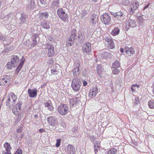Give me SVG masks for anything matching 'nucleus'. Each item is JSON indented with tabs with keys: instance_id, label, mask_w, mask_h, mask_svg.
<instances>
[{
	"instance_id": "1",
	"label": "nucleus",
	"mask_w": 154,
	"mask_h": 154,
	"mask_svg": "<svg viewBox=\"0 0 154 154\" xmlns=\"http://www.w3.org/2000/svg\"><path fill=\"white\" fill-rule=\"evenodd\" d=\"M7 97L6 105L10 108H12L15 104L17 100L16 96L13 93L10 92L8 94Z\"/></svg>"
},
{
	"instance_id": "2",
	"label": "nucleus",
	"mask_w": 154,
	"mask_h": 154,
	"mask_svg": "<svg viewBox=\"0 0 154 154\" xmlns=\"http://www.w3.org/2000/svg\"><path fill=\"white\" fill-rule=\"evenodd\" d=\"M80 80L78 77H75L72 79V82L71 86L72 89L75 92L79 90L81 85Z\"/></svg>"
},
{
	"instance_id": "3",
	"label": "nucleus",
	"mask_w": 154,
	"mask_h": 154,
	"mask_svg": "<svg viewBox=\"0 0 154 154\" xmlns=\"http://www.w3.org/2000/svg\"><path fill=\"white\" fill-rule=\"evenodd\" d=\"M111 14L113 16L115 20L118 22L119 23H121L125 20V16L121 11L116 13L112 12Z\"/></svg>"
},
{
	"instance_id": "4",
	"label": "nucleus",
	"mask_w": 154,
	"mask_h": 154,
	"mask_svg": "<svg viewBox=\"0 0 154 154\" xmlns=\"http://www.w3.org/2000/svg\"><path fill=\"white\" fill-rule=\"evenodd\" d=\"M19 61V57L17 55H13L12 56L10 62H8L7 66L9 69H11L12 67H16Z\"/></svg>"
},
{
	"instance_id": "5",
	"label": "nucleus",
	"mask_w": 154,
	"mask_h": 154,
	"mask_svg": "<svg viewBox=\"0 0 154 154\" xmlns=\"http://www.w3.org/2000/svg\"><path fill=\"white\" fill-rule=\"evenodd\" d=\"M68 107L65 104H62L58 106L57 110L58 112L61 115L64 116L68 112Z\"/></svg>"
},
{
	"instance_id": "6",
	"label": "nucleus",
	"mask_w": 154,
	"mask_h": 154,
	"mask_svg": "<svg viewBox=\"0 0 154 154\" xmlns=\"http://www.w3.org/2000/svg\"><path fill=\"white\" fill-rule=\"evenodd\" d=\"M57 15L59 17L63 22H66L68 20V15L62 8L59 9L57 11Z\"/></svg>"
},
{
	"instance_id": "7",
	"label": "nucleus",
	"mask_w": 154,
	"mask_h": 154,
	"mask_svg": "<svg viewBox=\"0 0 154 154\" xmlns=\"http://www.w3.org/2000/svg\"><path fill=\"white\" fill-rule=\"evenodd\" d=\"M82 52L84 54L90 53L91 51V44L88 42H86L82 45Z\"/></svg>"
},
{
	"instance_id": "8",
	"label": "nucleus",
	"mask_w": 154,
	"mask_h": 154,
	"mask_svg": "<svg viewBox=\"0 0 154 154\" xmlns=\"http://www.w3.org/2000/svg\"><path fill=\"white\" fill-rule=\"evenodd\" d=\"M102 22L105 24H109L111 21L110 16L107 13H105L101 16Z\"/></svg>"
},
{
	"instance_id": "9",
	"label": "nucleus",
	"mask_w": 154,
	"mask_h": 154,
	"mask_svg": "<svg viewBox=\"0 0 154 154\" xmlns=\"http://www.w3.org/2000/svg\"><path fill=\"white\" fill-rule=\"evenodd\" d=\"M139 6V3L137 1H134L133 3L130 6L129 9V14H133L135 12Z\"/></svg>"
},
{
	"instance_id": "10",
	"label": "nucleus",
	"mask_w": 154,
	"mask_h": 154,
	"mask_svg": "<svg viewBox=\"0 0 154 154\" xmlns=\"http://www.w3.org/2000/svg\"><path fill=\"white\" fill-rule=\"evenodd\" d=\"M11 78L8 75H4L0 79V85L4 86L10 83Z\"/></svg>"
},
{
	"instance_id": "11",
	"label": "nucleus",
	"mask_w": 154,
	"mask_h": 154,
	"mask_svg": "<svg viewBox=\"0 0 154 154\" xmlns=\"http://www.w3.org/2000/svg\"><path fill=\"white\" fill-rule=\"evenodd\" d=\"M98 92V87L97 85L94 86L90 90L89 96L91 98H93Z\"/></svg>"
},
{
	"instance_id": "12",
	"label": "nucleus",
	"mask_w": 154,
	"mask_h": 154,
	"mask_svg": "<svg viewBox=\"0 0 154 154\" xmlns=\"http://www.w3.org/2000/svg\"><path fill=\"white\" fill-rule=\"evenodd\" d=\"M48 123L51 125L56 127L57 125L58 121L57 119L52 116H50L47 118Z\"/></svg>"
},
{
	"instance_id": "13",
	"label": "nucleus",
	"mask_w": 154,
	"mask_h": 154,
	"mask_svg": "<svg viewBox=\"0 0 154 154\" xmlns=\"http://www.w3.org/2000/svg\"><path fill=\"white\" fill-rule=\"evenodd\" d=\"M137 19H134L133 17H130L127 22V24H128L129 26L131 27H135L137 26Z\"/></svg>"
},
{
	"instance_id": "14",
	"label": "nucleus",
	"mask_w": 154,
	"mask_h": 154,
	"mask_svg": "<svg viewBox=\"0 0 154 154\" xmlns=\"http://www.w3.org/2000/svg\"><path fill=\"white\" fill-rule=\"evenodd\" d=\"M38 37V34H34L31 36L30 42L31 46L32 47L35 46L37 44V39Z\"/></svg>"
},
{
	"instance_id": "15",
	"label": "nucleus",
	"mask_w": 154,
	"mask_h": 154,
	"mask_svg": "<svg viewBox=\"0 0 154 154\" xmlns=\"http://www.w3.org/2000/svg\"><path fill=\"white\" fill-rule=\"evenodd\" d=\"M37 91L38 90L36 88H34L33 89L29 88L28 93L30 97L33 98L37 96Z\"/></svg>"
},
{
	"instance_id": "16",
	"label": "nucleus",
	"mask_w": 154,
	"mask_h": 154,
	"mask_svg": "<svg viewBox=\"0 0 154 154\" xmlns=\"http://www.w3.org/2000/svg\"><path fill=\"white\" fill-rule=\"evenodd\" d=\"M124 50L126 53L129 55L131 56L132 54H134L135 53V51L133 47H129L127 46H126L125 47Z\"/></svg>"
},
{
	"instance_id": "17",
	"label": "nucleus",
	"mask_w": 154,
	"mask_h": 154,
	"mask_svg": "<svg viewBox=\"0 0 154 154\" xmlns=\"http://www.w3.org/2000/svg\"><path fill=\"white\" fill-rule=\"evenodd\" d=\"M35 2L34 0H28L26 4V8L28 9H33L35 7Z\"/></svg>"
},
{
	"instance_id": "18",
	"label": "nucleus",
	"mask_w": 154,
	"mask_h": 154,
	"mask_svg": "<svg viewBox=\"0 0 154 154\" xmlns=\"http://www.w3.org/2000/svg\"><path fill=\"white\" fill-rule=\"evenodd\" d=\"M67 149V152L68 154H74L76 151L75 147L72 144L68 145Z\"/></svg>"
},
{
	"instance_id": "19",
	"label": "nucleus",
	"mask_w": 154,
	"mask_h": 154,
	"mask_svg": "<svg viewBox=\"0 0 154 154\" xmlns=\"http://www.w3.org/2000/svg\"><path fill=\"white\" fill-rule=\"evenodd\" d=\"M49 14L48 12H43L40 13L38 14L39 18L41 20H44L48 18Z\"/></svg>"
},
{
	"instance_id": "20",
	"label": "nucleus",
	"mask_w": 154,
	"mask_h": 154,
	"mask_svg": "<svg viewBox=\"0 0 154 154\" xmlns=\"http://www.w3.org/2000/svg\"><path fill=\"white\" fill-rule=\"evenodd\" d=\"M20 17L19 19V21L20 24H22L23 23L27 25L26 19L27 18L26 16L24 13L20 14Z\"/></svg>"
},
{
	"instance_id": "21",
	"label": "nucleus",
	"mask_w": 154,
	"mask_h": 154,
	"mask_svg": "<svg viewBox=\"0 0 154 154\" xmlns=\"http://www.w3.org/2000/svg\"><path fill=\"white\" fill-rule=\"evenodd\" d=\"M40 26L42 28L46 29L50 28V26L49 23L44 20L41 21Z\"/></svg>"
},
{
	"instance_id": "22",
	"label": "nucleus",
	"mask_w": 154,
	"mask_h": 154,
	"mask_svg": "<svg viewBox=\"0 0 154 154\" xmlns=\"http://www.w3.org/2000/svg\"><path fill=\"white\" fill-rule=\"evenodd\" d=\"M79 65L74 66V69L72 70L73 75L75 77L78 76L80 74V72L79 69Z\"/></svg>"
},
{
	"instance_id": "23",
	"label": "nucleus",
	"mask_w": 154,
	"mask_h": 154,
	"mask_svg": "<svg viewBox=\"0 0 154 154\" xmlns=\"http://www.w3.org/2000/svg\"><path fill=\"white\" fill-rule=\"evenodd\" d=\"M77 39H78L80 43H82L84 42L85 39V36L81 32H79Z\"/></svg>"
},
{
	"instance_id": "24",
	"label": "nucleus",
	"mask_w": 154,
	"mask_h": 154,
	"mask_svg": "<svg viewBox=\"0 0 154 154\" xmlns=\"http://www.w3.org/2000/svg\"><path fill=\"white\" fill-rule=\"evenodd\" d=\"M78 102L76 98L70 99L69 103L70 107L72 108L73 107H76Z\"/></svg>"
},
{
	"instance_id": "25",
	"label": "nucleus",
	"mask_w": 154,
	"mask_h": 154,
	"mask_svg": "<svg viewBox=\"0 0 154 154\" xmlns=\"http://www.w3.org/2000/svg\"><path fill=\"white\" fill-rule=\"evenodd\" d=\"M45 107H47L48 109L49 110L52 111L53 110L54 108L50 100H48L46 103H45Z\"/></svg>"
},
{
	"instance_id": "26",
	"label": "nucleus",
	"mask_w": 154,
	"mask_h": 154,
	"mask_svg": "<svg viewBox=\"0 0 154 154\" xmlns=\"http://www.w3.org/2000/svg\"><path fill=\"white\" fill-rule=\"evenodd\" d=\"M120 29L118 27H115L111 32V34L113 36L118 35L119 33Z\"/></svg>"
},
{
	"instance_id": "27",
	"label": "nucleus",
	"mask_w": 154,
	"mask_h": 154,
	"mask_svg": "<svg viewBox=\"0 0 154 154\" xmlns=\"http://www.w3.org/2000/svg\"><path fill=\"white\" fill-rule=\"evenodd\" d=\"M59 3V0H54L51 4V7L55 9L57 8Z\"/></svg>"
},
{
	"instance_id": "28",
	"label": "nucleus",
	"mask_w": 154,
	"mask_h": 154,
	"mask_svg": "<svg viewBox=\"0 0 154 154\" xmlns=\"http://www.w3.org/2000/svg\"><path fill=\"white\" fill-rule=\"evenodd\" d=\"M137 20L138 21L139 26L142 27L144 24V19L142 17L139 16L137 17Z\"/></svg>"
},
{
	"instance_id": "29",
	"label": "nucleus",
	"mask_w": 154,
	"mask_h": 154,
	"mask_svg": "<svg viewBox=\"0 0 154 154\" xmlns=\"http://www.w3.org/2000/svg\"><path fill=\"white\" fill-rule=\"evenodd\" d=\"M76 29H73L71 31V34L69 38L75 40L76 35Z\"/></svg>"
},
{
	"instance_id": "30",
	"label": "nucleus",
	"mask_w": 154,
	"mask_h": 154,
	"mask_svg": "<svg viewBox=\"0 0 154 154\" xmlns=\"http://www.w3.org/2000/svg\"><path fill=\"white\" fill-rule=\"evenodd\" d=\"M100 143H99L97 141L95 142L94 143V149L95 154H97L98 150L100 149Z\"/></svg>"
},
{
	"instance_id": "31",
	"label": "nucleus",
	"mask_w": 154,
	"mask_h": 154,
	"mask_svg": "<svg viewBox=\"0 0 154 154\" xmlns=\"http://www.w3.org/2000/svg\"><path fill=\"white\" fill-rule=\"evenodd\" d=\"M74 41V40L69 38L66 42V46L67 47L71 46L73 44Z\"/></svg>"
},
{
	"instance_id": "32",
	"label": "nucleus",
	"mask_w": 154,
	"mask_h": 154,
	"mask_svg": "<svg viewBox=\"0 0 154 154\" xmlns=\"http://www.w3.org/2000/svg\"><path fill=\"white\" fill-rule=\"evenodd\" d=\"M97 21V19L95 17L92 16L91 18L90 23L93 27L94 26L96 22Z\"/></svg>"
},
{
	"instance_id": "33",
	"label": "nucleus",
	"mask_w": 154,
	"mask_h": 154,
	"mask_svg": "<svg viewBox=\"0 0 154 154\" xmlns=\"http://www.w3.org/2000/svg\"><path fill=\"white\" fill-rule=\"evenodd\" d=\"M4 147L5 148V150L7 151L10 152L11 149V147L10 144L9 143H5L4 145Z\"/></svg>"
},
{
	"instance_id": "34",
	"label": "nucleus",
	"mask_w": 154,
	"mask_h": 154,
	"mask_svg": "<svg viewBox=\"0 0 154 154\" xmlns=\"http://www.w3.org/2000/svg\"><path fill=\"white\" fill-rule=\"evenodd\" d=\"M120 66V63L118 60H115L112 63V68H119Z\"/></svg>"
},
{
	"instance_id": "35",
	"label": "nucleus",
	"mask_w": 154,
	"mask_h": 154,
	"mask_svg": "<svg viewBox=\"0 0 154 154\" xmlns=\"http://www.w3.org/2000/svg\"><path fill=\"white\" fill-rule=\"evenodd\" d=\"M148 105L150 108H154V100H150L148 102Z\"/></svg>"
},
{
	"instance_id": "36",
	"label": "nucleus",
	"mask_w": 154,
	"mask_h": 154,
	"mask_svg": "<svg viewBox=\"0 0 154 154\" xmlns=\"http://www.w3.org/2000/svg\"><path fill=\"white\" fill-rule=\"evenodd\" d=\"M45 47L48 50L54 49V48L53 46L52 45L48 43L46 45Z\"/></svg>"
},
{
	"instance_id": "37",
	"label": "nucleus",
	"mask_w": 154,
	"mask_h": 154,
	"mask_svg": "<svg viewBox=\"0 0 154 154\" xmlns=\"http://www.w3.org/2000/svg\"><path fill=\"white\" fill-rule=\"evenodd\" d=\"M54 54V49L48 50L47 55L49 57H52Z\"/></svg>"
},
{
	"instance_id": "38",
	"label": "nucleus",
	"mask_w": 154,
	"mask_h": 154,
	"mask_svg": "<svg viewBox=\"0 0 154 154\" xmlns=\"http://www.w3.org/2000/svg\"><path fill=\"white\" fill-rule=\"evenodd\" d=\"M117 152L116 149L114 148H112L108 151L107 154H115Z\"/></svg>"
},
{
	"instance_id": "39",
	"label": "nucleus",
	"mask_w": 154,
	"mask_h": 154,
	"mask_svg": "<svg viewBox=\"0 0 154 154\" xmlns=\"http://www.w3.org/2000/svg\"><path fill=\"white\" fill-rule=\"evenodd\" d=\"M58 72L56 69H52L51 70V73L49 74L50 75H58Z\"/></svg>"
},
{
	"instance_id": "40",
	"label": "nucleus",
	"mask_w": 154,
	"mask_h": 154,
	"mask_svg": "<svg viewBox=\"0 0 154 154\" xmlns=\"http://www.w3.org/2000/svg\"><path fill=\"white\" fill-rule=\"evenodd\" d=\"M54 63V60L53 58H50L48 59L47 63L48 65L51 66L53 65Z\"/></svg>"
},
{
	"instance_id": "41",
	"label": "nucleus",
	"mask_w": 154,
	"mask_h": 154,
	"mask_svg": "<svg viewBox=\"0 0 154 154\" xmlns=\"http://www.w3.org/2000/svg\"><path fill=\"white\" fill-rule=\"evenodd\" d=\"M24 60H23L22 61L20 62L19 63V66H18V67H19V70H18L17 72V74H18L20 70V69H21L22 66L23 65L24 63Z\"/></svg>"
},
{
	"instance_id": "42",
	"label": "nucleus",
	"mask_w": 154,
	"mask_h": 154,
	"mask_svg": "<svg viewBox=\"0 0 154 154\" xmlns=\"http://www.w3.org/2000/svg\"><path fill=\"white\" fill-rule=\"evenodd\" d=\"M24 60H23L22 61L20 62L19 63V66H18V67H19V70H18L17 72V74H18L20 70V69H21L22 66L23 65L24 63Z\"/></svg>"
},
{
	"instance_id": "43",
	"label": "nucleus",
	"mask_w": 154,
	"mask_h": 154,
	"mask_svg": "<svg viewBox=\"0 0 154 154\" xmlns=\"http://www.w3.org/2000/svg\"><path fill=\"white\" fill-rule=\"evenodd\" d=\"M112 72L114 74H118L120 71L118 68H112Z\"/></svg>"
},
{
	"instance_id": "44",
	"label": "nucleus",
	"mask_w": 154,
	"mask_h": 154,
	"mask_svg": "<svg viewBox=\"0 0 154 154\" xmlns=\"http://www.w3.org/2000/svg\"><path fill=\"white\" fill-rule=\"evenodd\" d=\"M108 46L109 48L110 49H112L114 47V44L113 42V40L111 41V42H109L108 44Z\"/></svg>"
},
{
	"instance_id": "45",
	"label": "nucleus",
	"mask_w": 154,
	"mask_h": 154,
	"mask_svg": "<svg viewBox=\"0 0 154 154\" xmlns=\"http://www.w3.org/2000/svg\"><path fill=\"white\" fill-rule=\"evenodd\" d=\"M110 56V54L108 53H104L103 54V58L106 60H107L109 58Z\"/></svg>"
},
{
	"instance_id": "46",
	"label": "nucleus",
	"mask_w": 154,
	"mask_h": 154,
	"mask_svg": "<svg viewBox=\"0 0 154 154\" xmlns=\"http://www.w3.org/2000/svg\"><path fill=\"white\" fill-rule=\"evenodd\" d=\"M13 112L15 115H17V107H14L12 110Z\"/></svg>"
},
{
	"instance_id": "47",
	"label": "nucleus",
	"mask_w": 154,
	"mask_h": 154,
	"mask_svg": "<svg viewBox=\"0 0 154 154\" xmlns=\"http://www.w3.org/2000/svg\"><path fill=\"white\" fill-rule=\"evenodd\" d=\"M86 11L83 10L81 12L80 14L81 17L83 18L85 16L86 14Z\"/></svg>"
},
{
	"instance_id": "48",
	"label": "nucleus",
	"mask_w": 154,
	"mask_h": 154,
	"mask_svg": "<svg viewBox=\"0 0 154 154\" xmlns=\"http://www.w3.org/2000/svg\"><path fill=\"white\" fill-rule=\"evenodd\" d=\"M9 51V48H8L6 47L5 50L2 51V53L4 54H5L8 53Z\"/></svg>"
},
{
	"instance_id": "49",
	"label": "nucleus",
	"mask_w": 154,
	"mask_h": 154,
	"mask_svg": "<svg viewBox=\"0 0 154 154\" xmlns=\"http://www.w3.org/2000/svg\"><path fill=\"white\" fill-rule=\"evenodd\" d=\"M22 104V103L20 101L17 105V106L19 110H21V107Z\"/></svg>"
},
{
	"instance_id": "50",
	"label": "nucleus",
	"mask_w": 154,
	"mask_h": 154,
	"mask_svg": "<svg viewBox=\"0 0 154 154\" xmlns=\"http://www.w3.org/2000/svg\"><path fill=\"white\" fill-rule=\"evenodd\" d=\"M122 3L123 5H127L129 4V2L128 0H123Z\"/></svg>"
},
{
	"instance_id": "51",
	"label": "nucleus",
	"mask_w": 154,
	"mask_h": 154,
	"mask_svg": "<svg viewBox=\"0 0 154 154\" xmlns=\"http://www.w3.org/2000/svg\"><path fill=\"white\" fill-rule=\"evenodd\" d=\"M57 143L56 144V146L57 147L59 146L60 145V139H57L56 140Z\"/></svg>"
},
{
	"instance_id": "52",
	"label": "nucleus",
	"mask_w": 154,
	"mask_h": 154,
	"mask_svg": "<svg viewBox=\"0 0 154 154\" xmlns=\"http://www.w3.org/2000/svg\"><path fill=\"white\" fill-rule=\"evenodd\" d=\"M104 40H105V41H106L108 42V44L109 42H110L112 40L111 39V38H110V37L108 38L107 37H106L104 38Z\"/></svg>"
},
{
	"instance_id": "53",
	"label": "nucleus",
	"mask_w": 154,
	"mask_h": 154,
	"mask_svg": "<svg viewBox=\"0 0 154 154\" xmlns=\"http://www.w3.org/2000/svg\"><path fill=\"white\" fill-rule=\"evenodd\" d=\"M22 150L21 149H18L15 152V154H22Z\"/></svg>"
},
{
	"instance_id": "54",
	"label": "nucleus",
	"mask_w": 154,
	"mask_h": 154,
	"mask_svg": "<svg viewBox=\"0 0 154 154\" xmlns=\"http://www.w3.org/2000/svg\"><path fill=\"white\" fill-rule=\"evenodd\" d=\"M23 131V127H20L17 130V132L18 133H20Z\"/></svg>"
},
{
	"instance_id": "55",
	"label": "nucleus",
	"mask_w": 154,
	"mask_h": 154,
	"mask_svg": "<svg viewBox=\"0 0 154 154\" xmlns=\"http://www.w3.org/2000/svg\"><path fill=\"white\" fill-rule=\"evenodd\" d=\"M18 119H21L23 116V113H20L18 114Z\"/></svg>"
},
{
	"instance_id": "56",
	"label": "nucleus",
	"mask_w": 154,
	"mask_h": 154,
	"mask_svg": "<svg viewBox=\"0 0 154 154\" xmlns=\"http://www.w3.org/2000/svg\"><path fill=\"white\" fill-rule=\"evenodd\" d=\"M2 154H11V152L3 150L2 151Z\"/></svg>"
},
{
	"instance_id": "57",
	"label": "nucleus",
	"mask_w": 154,
	"mask_h": 154,
	"mask_svg": "<svg viewBox=\"0 0 154 154\" xmlns=\"http://www.w3.org/2000/svg\"><path fill=\"white\" fill-rule=\"evenodd\" d=\"M40 3L42 5H45L46 2V0H40Z\"/></svg>"
},
{
	"instance_id": "58",
	"label": "nucleus",
	"mask_w": 154,
	"mask_h": 154,
	"mask_svg": "<svg viewBox=\"0 0 154 154\" xmlns=\"http://www.w3.org/2000/svg\"><path fill=\"white\" fill-rule=\"evenodd\" d=\"M39 132L40 133H42L43 132H45V130L43 128H41V129H39Z\"/></svg>"
},
{
	"instance_id": "59",
	"label": "nucleus",
	"mask_w": 154,
	"mask_h": 154,
	"mask_svg": "<svg viewBox=\"0 0 154 154\" xmlns=\"http://www.w3.org/2000/svg\"><path fill=\"white\" fill-rule=\"evenodd\" d=\"M6 39L5 37L4 36H2L0 38V40H1L2 41H5Z\"/></svg>"
},
{
	"instance_id": "60",
	"label": "nucleus",
	"mask_w": 154,
	"mask_h": 154,
	"mask_svg": "<svg viewBox=\"0 0 154 154\" xmlns=\"http://www.w3.org/2000/svg\"><path fill=\"white\" fill-rule=\"evenodd\" d=\"M87 84V82L85 81V80H83V85L84 86H85Z\"/></svg>"
},
{
	"instance_id": "61",
	"label": "nucleus",
	"mask_w": 154,
	"mask_h": 154,
	"mask_svg": "<svg viewBox=\"0 0 154 154\" xmlns=\"http://www.w3.org/2000/svg\"><path fill=\"white\" fill-rule=\"evenodd\" d=\"M91 140H96L95 137L94 136H91Z\"/></svg>"
},
{
	"instance_id": "62",
	"label": "nucleus",
	"mask_w": 154,
	"mask_h": 154,
	"mask_svg": "<svg viewBox=\"0 0 154 154\" xmlns=\"http://www.w3.org/2000/svg\"><path fill=\"white\" fill-rule=\"evenodd\" d=\"M135 100H136V102L135 103L136 104H137L139 102V100H138V97H136L135 98Z\"/></svg>"
},
{
	"instance_id": "63",
	"label": "nucleus",
	"mask_w": 154,
	"mask_h": 154,
	"mask_svg": "<svg viewBox=\"0 0 154 154\" xmlns=\"http://www.w3.org/2000/svg\"><path fill=\"white\" fill-rule=\"evenodd\" d=\"M132 87H134H134H137V88H138L139 87V85H138L137 84H135L132 85Z\"/></svg>"
},
{
	"instance_id": "64",
	"label": "nucleus",
	"mask_w": 154,
	"mask_h": 154,
	"mask_svg": "<svg viewBox=\"0 0 154 154\" xmlns=\"http://www.w3.org/2000/svg\"><path fill=\"white\" fill-rule=\"evenodd\" d=\"M149 5V4L148 5L144 6V7L143 8V10H145L147 8H148Z\"/></svg>"
}]
</instances>
